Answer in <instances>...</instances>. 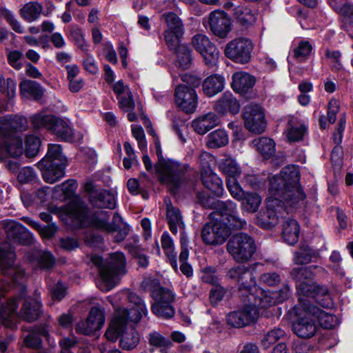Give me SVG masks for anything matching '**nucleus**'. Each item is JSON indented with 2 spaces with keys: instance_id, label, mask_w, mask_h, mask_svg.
Listing matches in <instances>:
<instances>
[{
  "instance_id": "obj_25",
  "label": "nucleus",
  "mask_w": 353,
  "mask_h": 353,
  "mask_svg": "<svg viewBox=\"0 0 353 353\" xmlns=\"http://www.w3.org/2000/svg\"><path fill=\"white\" fill-rule=\"evenodd\" d=\"M27 125L28 121L24 117L6 116L0 118V133L13 134L14 130H23L27 128Z\"/></svg>"
},
{
  "instance_id": "obj_29",
  "label": "nucleus",
  "mask_w": 353,
  "mask_h": 353,
  "mask_svg": "<svg viewBox=\"0 0 353 353\" xmlns=\"http://www.w3.org/2000/svg\"><path fill=\"white\" fill-rule=\"evenodd\" d=\"M299 295L305 296H325L328 294V290L325 286L319 285L312 281L308 279L303 283H298L296 285Z\"/></svg>"
},
{
  "instance_id": "obj_26",
  "label": "nucleus",
  "mask_w": 353,
  "mask_h": 353,
  "mask_svg": "<svg viewBox=\"0 0 353 353\" xmlns=\"http://www.w3.org/2000/svg\"><path fill=\"white\" fill-rule=\"evenodd\" d=\"M219 123V117L214 112H209L194 119L192 122V127L198 134H204L210 130L217 126Z\"/></svg>"
},
{
  "instance_id": "obj_54",
  "label": "nucleus",
  "mask_w": 353,
  "mask_h": 353,
  "mask_svg": "<svg viewBox=\"0 0 353 353\" xmlns=\"http://www.w3.org/2000/svg\"><path fill=\"white\" fill-rule=\"evenodd\" d=\"M116 91L120 108L124 111H131L134 109V102L132 94L129 90H114Z\"/></svg>"
},
{
  "instance_id": "obj_27",
  "label": "nucleus",
  "mask_w": 353,
  "mask_h": 353,
  "mask_svg": "<svg viewBox=\"0 0 353 353\" xmlns=\"http://www.w3.org/2000/svg\"><path fill=\"white\" fill-rule=\"evenodd\" d=\"M240 103L230 92H225L216 106V110L221 114H230L235 115L239 112Z\"/></svg>"
},
{
  "instance_id": "obj_10",
  "label": "nucleus",
  "mask_w": 353,
  "mask_h": 353,
  "mask_svg": "<svg viewBox=\"0 0 353 353\" xmlns=\"http://www.w3.org/2000/svg\"><path fill=\"white\" fill-rule=\"evenodd\" d=\"M304 304H310V302L303 298H299V303L295 307L297 317L292 323V330L299 337L307 339L315 334L317 325L314 317L305 311Z\"/></svg>"
},
{
  "instance_id": "obj_9",
  "label": "nucleus",
  "mask_w": 353,
  "mask_h": 353,
  "mask_svg": "<svg viewBox=\"0 0 353 353\" xmlns=\"http://www.w3.org/2000/svg\"><path fill=\"white\" fill-rule=\"evenodd\" d=\"M216 215L217 213H211L210 221L202 229L201 236L205 244L221 245L231 234L230 226L220 221Z\"/></svg>"
},
{
  "instance_id": "obj_15",
  "label": "nucleus",
  "mask_w": 353,
  "mask_h": 353,
  "mask_svg": "<svg viewBox=\"0 0 353 353\" xmlns=\"http://www.w3.org/2000/svg\"><path fill=\"white\" fill-rule=\"evenodd\" d=\"M14 254L9 244L0 245V273L8 276L14 283H18L23 276V271L13 264Z\"/></svg>"
},
{
  "instance_id": "obj_6",
  "label": "nucleus",
  "mask_w": 353,
  "mask_h": 353,
  "mask_svg": "<svg viewBox=\"0 0 353 353\" xmlns=\"http://www.w3.org/2000/svg\"><path fill=\"white\" fill-rule=\"evenodd\" d=\"M198 198L204 208L214 209L215 211L212 213H217L219 220L225 223L231 229L241 230L245 227L247 223L239 217L237 205L233 201H222L202 194H199Z\"/></svg>"
},
{
  "instance_id": "obj_16",
  "label": "nucleus",
  "mask_w": 353,
  "mask_h": 353,
  "mask_svg": "<svg viewBox=\"0 0 353 353\" xmlns=\"http://www.w3.org/2000/svg\"><path fill=\"white\" fill-rule=\"evenodd\" d=\"M192 45L203 57L207 65H214L218 63L219 52L206 35L195 34L192 39Z\"/></svg>"
},
{
  "instance_id": "obj_59",
  "label": "nucleus",
  "mask_w": 353,
  "mask_h": 353,
  "mask_svg": "<svg viewBox=\"0 0 353 353\" xmlns=\"http://www.w3.org/2000/svg\"><path fill=\"white\" fill-rule=\"evenodd\" d=\"M184 32H177L176 31L165 30L164 38L166 44L172 50H176L180 45V39Z\"/></svg>"
},
{
  "instance_id": "obj_43",
  "label": "nucleus",
  "mask_w": 353,
  "mask_h": 353,
  "mask_svg": "<svg viewBox=\"0 0 353 353\" xmlns=\"http://www.w3.org/2000/svg\"><path fill=\"white\" fill-rule=\"evenodd\" d=\"M241 201V208L250 213L256 212L261 204V197L255 192H246Z\"/></svg>"
},
{
  "instance_id": "obj_50",
  "label": "nucleus",
  "mask_w": 353,
  "mask_h": 353,
  "mask_svg": "<svg viewBox=\"0 0 353 353\" xmlns=\"http://www.w3.org/2000/svg\"><path fill=\"white\" fill-rule=\"evenodd\" d=\"M30 120L34 129L45 128L50 130L53 123V115L46 114L43 112H41L32 115Z\"/></svg>"
},
{
  "instance_id": "obj_8",
  "label": "nucleus",
  "mask_w": 353,
  "mask_h": 353,
  "mask_svg": "<svg viewBox=\"0 0 353 353\" xmlns=\"http://www.w3.org/2000/svg\"><path fill=\"white\" fill-rule=\"evenodd\" d=\"M226 249L235 261L243 263L251 260L256 250V245L251 236L241 232L229 239Z\"/></svg>"
},
{
  "instance_id": "obj_18",
  "label": "nucleus",
  "mask_w": 353,
  "mask_h": 353,
  "mask_svg": "<svg viewBox=\"0 0 353 353\" xmlns=\"http://www.w3.org/2000/svg\"><path fill=\"white\" fill-rule=\"evenodd\" d=\"M19 305V299H5L0 290V322L7 327L12 328L15 326L17 319L16 310Z\"/></svg>"
},
{
  "instance_id": "obj_13",
  "label": "nucleus",
  "mask_w": 353,
  "mask_h": 353,
  "mask_svg": "<svg viewBox=\"0 0 353 353\" xmlns=\"http://www.w3.org/2000/svg\"><path fill=\"white\" fill-rule=\"evenodd\" d=\"M152 296L155 303L152 305V311L155 315L164 319H170L174 315L175 311L172 305L174 294L172 291L159 288L153 290Z\"/></svg>"
},
{
  "instance_id": "obj_63",
  "label": "nucleus",
  "mask_w": 353,
  "mask_h": 353,
  "mask_svg": "<svg viewBox=\"0 0 353 353\" xmlns=\"http://www.w3.org/2000/svg\"><path fill=\"white\" fill-rule=\"evenodd\" d=\"M225 79L220 75L213 74L207 77L202 83L203 88H223Z\"/></svg>"
},
{
  "instance_id": "obj_22",
  "label": "nucleus",
  "mask_w": 353,
  "mask_h": 353,
  "mask_svg": "<svg viewBox=\"0 0 353 353\" xmlns=\"http://www.w3.org/2000/svg\"><path fill=\"white\" fill-rule=\"evenodd\" d=\"M303 308L307 314H311L315 321H318L320 325L325 329H332L337 324V319L334 315L321 310L311 303L304 304Z\"/></svg>"
},
{
  "instance_id": "obj_31",
  "label": "nucleus",
  "mask_w": 353,
  "mask_h": 353,
  "mask_svg": "<svg viewBox=\"0 0 353 353\" xmlns=\"http://www.w3.org/2000/svg\"><path fill=\"white\" fill-rule=\"evenodd\" d=\"M50 130L65 141H71L73 139L72 130L68 125V121L54 116H53V123Z\"/></svg>"
},
{
  "instance_id": "obj_44",
  "label": "nucleus",
  "mask_w": 353,
  "mask_h": 353,
  "mask_svg": "<svg viewBox=\"0 0 353 353\" xmlns=\"http://www.w3.org/2000/svg\"><path fill=\"white\" fill-rule=\"evenodd\" d=\"M92 201L93 205L98 208L113 209L116 206L114 194L108 190H102L98 192Z\"/></svg>"
},
{
  "instance_id": "obj_24",
  "label": "nucleus",
  "mask_w": 353,
  "mask_h": 353,
  "mask_svg": "<svg viewBox=\"0 0 353 353\" xmlns=\"http://www.w3.org/2000/svg\"><path fill=\"white\" fill-rule=\"evenodd\" d=\"M324 268L318 265H310L307 267L294 268L291 272V277L295 281L296 286L298 283H303L308 279H312L317 274L325 272Z\"/></svg>"
},
{
  "instance_id": "obj_42",
  "label": "nucleus",
  "mask_w": 353,
  "mask_h": 353,
  "mask_svg": "<svg viewBox=\"0 0 353 353\" xmlns=\"http://www.w3.org/2000/svg\"><path fill=\"white\" fill-rule=\"evenodd\" d=\"M256 78L245 72H236L232 76V88H252Z\"/></svg>"
},
{
  "instance_id": "obj_47",
  "label": "nucleus",
  "mask_w": 353,
  "mask_h": 353,
  "mask_svg": "<svg viewBox=\"0 0 353 353\" xmlns=\"http://www.w3.org/2000/svg\"><path fill=\"white\" fill-rule=\"evenodd\" d=\"M233 14L236 20L245 26L253 24L256 19L255 14L250 8L243 6L235 7Z\"/></svg>"
},
{
  "instance_id": "obj_40",
  "label": "nucleus",
  "mask_w": 353,
  "mask_h": 353,
  "mask_svg": "<svg viewBox=\"0 0 353 353\" xmlns=\"http://www.w3.org/2000/svg\"><path fill=\"white\" fill-rule=\"evenodd\" d=\"M161 247L166 254L170 263L172 267L176 270H177V261H176V253L174 249V242L170 234L165 232L163 233L161 238Z\"/></svg>"
},
{
  "instance_id": "obj_56",
  "label": "nucleus",
  "mask_w": 353,
  "mask_h": 353,
  "mask_svg": "<svg viewBox=\"0 0 353 353\" xmlns=\"http://www.w3.org/2000/svg\"><path fill=\"white\" fill-rule=\"evenodd\" d=\"M99 323H91L87 318L85 321L79 322L76 325V332L83 335H91L99 330Z\"/></svg>"
},
{
  "instance_id": "obj_53",
  "label": "nucleus",
  "mask_w": 353,
  "mask_h": 353,
  "mask_svg": "<svg viewBox=\"0 0 353 353\" xmlns=\"http://www.w3.org/2000/svg\"><path fill=\"white\" fill-rule=\"evenodd\" d=\"M178 65L185 70L190 68L192 63L191 51L186 45H180L176 50Z\"/></svg>"
},
{
  "instance_id": "obj_11",
  "label": "nucleus",
  "mask_w": 353,
  "mask_h": 353,
  "mask_svg": "<svg viewBox=\"0 0 353 353\" xmlns=\"http://www.w3.org/2000/svg\"><path fill=\"white\" fill-rule=\"evenodd\" d=\"M253 50L252 41L246 38H236L227 43L225 56L235 63L244 64L250 61Z\"/></svg>"
},
{
  "instance_id": "obj_58",
  "label": "nucleus",
  "mask_w": 353,
  "mask_h": 353,
  "mask_svg": "<svg viewBox=\"0 0 353 353\" xmlns=\"http://www.w3.org/2000/svg\"><path fill=\"white\" fill-rule=\"evenodd\" d=\"M214 157L213 155L208 152H201L199 156L198 163L201 169V175L205 174V172H211V164L214 162Z\"/></svg>"
},
{
  "instance_id": "obj_61",
  "label": "nucleus",
  "mask_w": 353,
  "mask_h": 353,
  "mask_svg": "<svg viewBox=\"0 0 353 353\" xmlns=\"http://www.w3.org/2000/svg\"><path fill=\"white\" fill-rule=\"evenodd\" d=\"M7 52V59L8 63L15 70H21L23 67L22 58L23 54L19 50H10L6 49Z\"/></svg>"
},
{
  "instance_id": "obj_5",
  "label": "nucleus",
  "mask_w": 353,
  "mask_h": 353,
  "mask_svg": "<svg viewBox=\"0 0 353 353\" xmlns=\"http://www.w3.org/2000/svg\"><path fill=\"white\" fill-rule=\"evenodd\" d=\"M92 261L99 269L100 280L97 285L103 292H108L114 288L120 276L126 272L125 258L122 252L110 254L105 262L101 257L94 256Z\"/></svg>"
},
{
  "instance_id": "obj_2",
  "label": "nucleus",
  "mask_w": 353,
  "mask_h": 353,
  "mask_svg": "<svg viewBox=\"0 0 353 353\" xmlns=\"http://www.w3.org/2000/svg\"><path fill=\"white\" fill-rule=\"evenodd\" d=\"M66 212L68 219L76 228L92 226L108 233L117 232L114 237L116 242L123 241L129 233V227L123 223L120 215L115 213L110 223L108 212L101 210L88 214L85 203L79 198H74L68 204Z\"/></svg>"
},
{
  "instance_id": "obj_20",
  "label": "nucleus",
  "mask_w": 353,
  "mask_h": 353,
  "mask_svg": "<svg viewBox=\"0 0 353 353\" xmlns=\"http://www.w3.org/2000/svg\"><path fill=\"white\" fill-rule=\"evenodd\" d=\"M227 276L239 283L240 290L244 289L248 292L255 283L253 274L250 269L244 265H238L230 269Z\"/></svg>"
},
{
  "instance_id": "obj_49",
  "label": "nucleus",
  "mask_w": 353,
  "mask_h": 353,
  "mask_svg": "<svg viewBox=\"0 0 353 353\" xmlns=\"http://www.w3.org/2000/svg\"><path fill=\"white\" fill-rule=\"evenodd\" d=\"M219 168L228 179L239 177L241 173V170L236 162L232 159H225L222 160L219 163Z\"/></svg>"
},
{
  "instance_id": "obj_1",
  "label": "nucleus",
  "mask_w": 353,
  "mask_h": 353,
  "mask_svg": "<svg viewBox=\"0 0 353 353\" xmlns=\"http://www.w3.org/2000/svg\"><path fill=\"white\" fill-rule=\"evenodd\" d=\"M299 172L294 167L283 168L270 179L269 194L265 208L256 215V223L263 229H271L285 218L292 208L303 205L306 195L299 185Z\"/></svg>"
},
{
  "instance_id": "obj_32",
  "label": "nucleus",
  "mask_w": 353,
  "mask_h": 353,
  "mask_svg": "<svg viewBox=\"0 0 353 353\" xmlns=\"http://www.w3.org/2000/svg\"><path fill=\"white\" fill-rule=\"evenodd\" d=\"M203 185L214 193L216 196H221L223 194L222 180L213 171L205 172L201 175Z\"/></svg>"
},
{
  "instance_id": "obj_37",
  "label": "nucleus",
  "mask_w": 353,
  "mask_h": 353,
  "mask_svg": "<svg viewBox=\"0 0 353 353\" xmlns=\"http://www.w3.org/2000/svg\"><path fill=\"white\" fill-rule=\"evenodd\" d=\"M42 10L43 7L40 3L30 1L21 8L20 14L26 21L32 22L40 17Z\"/></svg>"
},
{
  "instance_id": "obj_46",
  "label": "nucleus",
  "mask_w": 353,
  "mask_h": 353,
  "mask_svg": "<svg viewBox=\"0 0 353 353\" xmlns=\"http://www.w3.org/2000/svg\"><path fill=\"white\" fill-rule=\"evenodd\" d=\"M167 219L170 231L175 234L177 233V228L179 226H184L179 210L171 204L167 206Z\"/></svg>"
},
{
  "instance_id": "obj_35",
  "label": "nucleus",
  "mask_w": 353,
  "mask_h": 353,
  "mask_svg": "<svg viewBox=\"0 0 353 353\" xmlns=\"http://www.w3.org/2000/svg\"><path fill=\"white\" fill-rule=\"evenodd\" d=\"M251 145L266 159L270 158L275 151L274 141L268 137L255 139L251 142Z\"/></svg>"
},
{
  "instance_id": "obj_64",
  "label": "nucleus",
  "mask_w": 353,
  "mask_h": 353,
  "mask_svg": "<svg viewBox=\"0 0 353 353\" xmlns=\"http://www.w3.org/2000/svg\"><path fill=\"white\" fill-rule=\"evenodd\" d=\"M201 279L203 282L210 283L214 286L219 283V276L216 273V270L211 266L203 269Z\"/></svg>"
},
{
  "instance_id": "obj_60",
  "label": "nucleus",
  "mask_w": 353,
  "mask_h": 353,
  "mask_svg": "<svg viewBox=\"0 0 353 353\" xmlns=\"http://www.w3.org/2000/svg\"><path fill=\"white\" fill-rule=\"evenodd\" d=\"M68 78L70 81L72 88H81L84 85L81 79H76L79 72V69L76 65H67Z\"/></svg>"
},
{
  "instance_id": "obj_12",
  "label": "nucleus",
  "mask_w": 353,
  "mask_h": 353,
  "mask_svg": "<svg viewBox=\"0 0 353 353\" xmlns=\"http://www.w3.org/2000/svg\"><path fill=\"white\" fill-rule=\"evenodd\" d=\"M243 119L245 128L250 132L260 134L266 128L265 112L259 104L250 103L245 105L243 110Z\"/></svg>"
},
{
  "instance_id": "obj_55",
  "label": "nucleus",
  "mask_w": 353,
  "mask_h": 353,
  "mask_svg": "<svg viewBox=\"0 0 353 353\" xmlns=\"http://www.w3.org/2000/svg\"><path fill=\"white\" fill-rule=\"evenodd\" d=\"M26 148L25 152L28 157H34L39 152L41 145L39 138L34 135H28L26 137Z\"/></svg>"
},
{
  "instance_id": "obj_48",
  "label": "nucleus",
  "mask_w": 353,
  "mask_h": 353,
  "mask_svg": "<svg viewBox=\"0 0 353 353\" xmlns=\"http://www.w3.org/2000/svg\"><path fill=\"white\" fill-rule=\"evenodd\" d=\"M41 336H48V331L45 327L37 328L35 331L28 334L24 339L25 345L33 349L40 348L41 346Z\"/></svg>"
},
{
  "instance_id": "obj_28",
  "label": "nucleus",
  "mask_w": 353,
  "mask_h": 353,
  "mask_svg": "<svg viewBox=\"0 0 353 353\" xmlns=\"http://www.w3.org/2000/svg\"><path fill=\"white\" fill-rule=\"evenodd\" d=\"M41 301L38 298L25 300L21 310V317L26 321L32 322L38 319L41 313Z\"/></svg>"
},
{
  "instance_id": "obj_45",
  "label": "nucleus",
  "mask_w": 353,
  "mask_h": 353,
  "mask_svg": "<svg viewBox=\"0 0 353 353\" xmlns=\"http://www.w3.org/2000/svg\"><path fill=\"white\" fill-rule=\"evenodd\" d=\"M148 340L151 347L159 349L162 353H167V350L172 345L168 339L156 331L148 334Z\"/></svg>"
},
{
  "instance_id": "obj_33",
  "label": "nucleus",
  "mask_w": 353,
  "mask_h": 353,
  "mask_svg": "<svg viewBox=\"0 0 353 353\" xmlns=\"http://www.w3.org/2000/svg\"><path fill=\"white\" fill-rule=\"evenodd\" d=\"M248 301L256 308H268L276 304L272 292L260 291L256 296L250 294Z\"/></svg>"
},
{
  "instance_id": "obj_52",
  "label": "nucleus",
  "mask_w": 353,
  "mask_h": 353,
  "mask_svg": "<svg viewBox=\"0 0 353 353\" xmlns=\"http://www.w3.org/2000/svg\"><path fill=\"white\" fill-rule=\"evenodd\" d=\"M285 336V332L281 328H274L267 332L261 340V345L263 349H268L277 341Z\"/></svg>"
},
{
  "instance_id": "obj_14",
  "label": "nucleus",
  "mask_w": 353,
  "mask_h": 353,
  "mask_svg": "<svg viewBox=\"0 0 353 353\" xmlns=\"http://www.w3.org/2000/svg\"><path fill=\"white\" fill-rule=\"evenodd\" d=\"M202 23L214 35L225 38L231 29V22L228 14L222 10H214L202 19Z\"/></svg>"
},
{
  "instance_id": "obj_41",
  "label": "nucleus",
  "mask_w": 353,
  "mask_h": 353,
  "mask_svg": "<svg viewBox=\"0 0 353 353\" xmlns=\"http://www.w3.org/2000/svg\"><path fill=\"white\" fill-rule=\"evenodd\" d=\"M6 139L8 157H17L23 153L22 140L12 134L0 133Z\"/></svg>"
},
{
  "instance_id": "obj_51",
  "label": "nucleus",
  "mask_w": 353,
  "mask_h": 353,
  "mask_svg": "<svg viewBox=\"0 0 353 353\" xmlns=\"http://www.w3.org/2000/svg\"><path fill=\"white\" fill-rule=\"evenodd\" d=\"M167 25L165 30L184 32V27L181 19L174 12H168L162 15Z\"/></svg>"
},
{
  "instance_id": "obj_7",
  "label": "nucleus",
  "mask_w": 353,
  "mask_h": 353,
  "mask_svg": "<svg viewBox=\"0 0 353 353\" xmlns=\"http://www.w3.org/2000/svg\"><path fill=\"white\" fill-rule=\"evenodd\" d=\"M66 165L67 159L57 144L49 145L46 157L37 163L43 180L48 183H54L64 176Z\"/></svg>"
},
{
  "instance_id": "obj_38",
  "label": "nucleus",
  "mask_w": 353,
  "mask_h": 353,
  "mask_svg": "<svg viewBox=\"0 0 353 353\" xmlns=\"http://www.w3.org/2000/svg\"><path fill=\"white\" fill-rule=\"evenodd\" d=\"M140 341L139 332L134 327H131L125 332H122L120 339V346L125 350H131L135 348Z\"/></svg>"
},
{
  "instance_id": "obj_23",
  "label": "nucleus",
  "mask_w": 353,
  "mask_h": 353,
  "mask_svg": "<svg viewBox=\"0 0 353 353\" xmlns=\"http://www.w3.org/2000/svg\"><path fill=\"white\" fill-rule=\"evenodd\" d=\"M307 130L306 125L298 117L290 116L284 134L289 142H296L303 139Z\"/></svg>"
},
{
  "instance_id": "obj_3",
  "label": "nucleus",
  "mask_w": 353,
  "mask_h": 353,
  "mask_svg": "<svg viewBox=\"0 0 353 353\" xmlns=\"http://www.w3.org/2000/svg\"><path fill=\"white\" fill-rule=\"evenodd\" d=\"M119 296L128 302V308L121 307L115 310L111 324L105 334L110 341H115L121 335L128 322L137 323L148 313L144 301L137 294L126 290L121 292Z\"/></svg>"
},
{
  "instance_id": "obj_36",
  "label": "nucleus",
  "mask_w": 353,
  "mask_h": 353,
  "mask_svg": "<svg viewBox=\"0 0 353 353\" xmlns=\"http://www.w3.org/2000/svg\"><path fill=\"white\" fill-rule=\"evenodd\" d=\"M229 142L227 132L223 130H216L206 137V146L210 149H216L226 145Z\"/></svg>"
},
{
  "instance_id": "obj_62",
  "label": "nucleus",
  "mask_w": 353,
  "mask_h": 353,
  "mask_svg": "<svg viewBox=\"0 0 353 353\" xmlns=\"http://www.w3.org/2000/svg\"><path fill=\"white\" fill-rule=\"evenodd\" d=\"M312 50V46L308 41H301L294 49V57L301 61L310 54Z\"/></svg>"
},
{
  "instance_id": "obj_4",
  "label": "nucleus",
  "mask_w": 353,
  "mask_h": 353,
  "mask_svg": "<svg viewBox=\"0 0 353 353\" xmlns=\"http://www.w3.org/2000/svg\"><path fill=\"white\" fill-rule=\"evenodd\" d=\"M155 147L159 159L155 170L159 175L160 181L168 185L174 193L182 188L187 191L193 189L194 182L190 179V167L164 159L159 142H156Z\"/></svg>"
},
{
  "instance_id": "obj_34",
  "label": "nucleus",
  "mask_w": 353,
  "mask_h": 353,
  "mask_svg": "<svg viewBox=\"0 0 353 353\" xmlns=\"http://www.w3.org/2000/svg\"><path fill=\"white\" fill-rule=\"evenodd\" d=\"M174 88H196L203 83L201 78L193 74H183L172 80Z\"/></svg>"
},
{
  "instance_id": "obj_21",
  "label": "nucleus",
  "mask_w": 353,
  "mask_h": 353,
  "mask_svg": "<svg viewBox=\"0 0 353 353\" xmlns=\"http://www.w3.org/2000/svg\"><path fill=\"white\" fill-rule=\"evenodd\" d=\"M5 231L10 240H14L24 245H29L33 242L32 235L25 227L17 222H7L5 225Z\"/></svg>"
},
{
  "instance_id": "obj_19",
  "label": "nucleus",
  "mask_w": 353,
  "mask_h": 353,
  "mask_svg": "<svg viewBox=\"0 0 353 353\" xmlns=\"http://www.w3.org/2000/svg\"><path fill=\"white\" fill-rule=\"evenodd\" d=\"M175 102L186 113H193L197 107V94L195 90H175Z\"/></svg>"
},
{
  "instance_id": "obj_17",
  "label": "nucleus",
  "mask_w": 353,
  "mask_h": 353,
  "mask_svg": "<svg viewBox=\"0 0 353 353\" xmlns=\"http://www.w3.org/2000/svg\"><path fill=\"white\" fill-rule=\"evenodd\" d=\"M259 317L257 308L249 305L230 312L227 316V322L230 325L235 327H242L254 323Z\"/></svg>"
},
{
  "instance_id": "obj_30",
  "label": "nucleus",
  "mask_w": 353,
  "mask_h": 353,
  "mask_svg": "<svg viewBox=\"0 0 353 353\" xmlns=\"http://www.w3.org/2000/svg\"><path fill=\"white\" fill-rule=\"evenodd\" d=\"M300 227L298 222L292 219L285 220L283 224L282 237L285 242L292 245L299 241Z\"/></svg>"
},
{
  "instance_id": "obj_39",
  "label": "nucleus",
  "mask_w": 353,
  "mask_h": 353,
  "mask_svg": "<svg viewBox=\"0 0 353 353\" xmlns=\"http://www.w3.org/2000/svg\"><path fill=\"white\" fill-rule=\"evenodd\" d=\"M319 257L317 251L308 245H301L299 251L294 254V262L296 264H307Z\"/></svg>"
},
{
  "instance_id": "obj_57",
  "label": "nucleus",
  "mask_w": 353,
  "mask_h": 353,
  "mask_svg": "<svg viewBox=\"0 0 353 353\" xmlns=\"http://www.w3.org/2000/svg\"><path fill=\"white\" fill-rule=\"evenodd\" d=\"M227 188L231 196L237 201L242 200L244 197L245 192L241 188L235 178H230L227 180Z\"/></svg>"
}]
</instances>
